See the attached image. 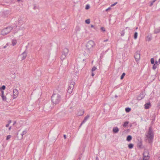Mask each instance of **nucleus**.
Listing matches in <instances>:
<instances>
[{"label": "nucleus", "instance_id": "2eb2a0df", "mask_svg": "<svg viewBox=\"0 0 160 160\" xmlns=\"http://www.w3.org/2000/svg\"><path fill=\"white\" fill-rule=\"evenodd\" d=\"M112 131L115 133H117L119 131V129L117 127H115L113 128Z\"/></svg>", "mask_w": 160, "mask_h": 160}, {"label": "nucleus", "instance_id": "603ef678", "mask_svg": "<svg viewBox=\"0 0 160 160\" xmlns=\"http://www.w3.org/2000/svg\"><path fill=\"white\" fill-rule=\"evenodd\" d=\"M91 28H93L94 27V26L93 25H91Z\"/></svg>", "mask_w": 160, "mask_h": 160}, {"label": "nucleus", "instance_id": "39448f33", "mask_svg": "<svg viewBox=\"0 0 160 160\" xmlns=\"http://www.w3.org/2000/svg\"><path fill=\"white\" fill-rule=\"evenodd\" d=\"M75 82H71L69 86L67 92L69 93H71L72 92V90L73 89L74 86Z\"/></svg>", "mask_w": 160, "mask_h": 160}, {"label": "nucleus", "instance_id": "0eeeda50", "mask_svg": "<svg viewBox=\"0 0 160 160\" xmlns=\"http://www.w3.org/2000/svg\"><path fill=\"white\" fill-rule=\"evenodd\" d=\"M26 21V18H25L21 17L18 19V24L21 25L24 23Z\"/></svg>", "mask_w": 160, "mask_h": 160}, {"label": "nucleus", "instance_id": "a878e982", "mask_svg": "<svg viewBox=\"0 0 160 160\" xmlns=\"http://www.w3.org/2000/svg\"><path fill=\"white\" fill-rule=\"evenodd\" d=\"M137 36H138V33L137 32H135L134 33V38L135 39H136L137 38Z\"/></svg>", "mask_w": 160, "mask_h": 160}, {"label": "nucleus", "instance_id": "ea45409f", "mask_svg": "<svg viewBox=\"0 0 160 160\" xmlns=\"http://www.w3.org/2000/svg\"><path fill=\"white\" fill-rule=\"evenodd\" d=\"M160 63L158 61H156L155 64L158 66L160 64Z\"/></svg>", "mask_w": 160, "mask_h": 160}, {"label": "nucleus", "instance_id": "4d7b16f0", "mask_svg": "<svg viewBox=\"0 0 160 160\" xmlns=\"http://www.w3.org/2000/svg\"><path fill=\"white\" fill-rule=\"evenodd\" d=\"M158 160H160V157L158 158Z\"/></svg>", "mask_w": 160, "mask_h": 160}, {"label": "nucleus", "instance_id": "1a4fd4ad", "mask_svg": "<svg viewBox=\"0 0 160 160\" xmlns=\"http://www.w3.org/2000/svg\"><path fill=\"white\" fill-rule=\"evenodd\" d=\"M18 94V91L16 89H14L13 90V98H15L17 97Z\"/></svg>", "mask_w": 160, "mask_h": 160}, {"label": "nucleus", "instance_id": "4c0bfd02", "mask_svg": "<svg viewBox=\"0 0 160 160\" xmlns=\"http://www.w3.org/2000/svg\"><path fill=\"white\" fill-rule=\"evenodd\" d=\"M157 107L159 109L160 108V100L158 102L157 104Z\"/></svg>", "mask_w": 160, "mask_h": 160}, {"label": "nucleus", "instance_id": "de8ad7c7", "mask_svg": "<svg viewBox=\"0 0 160 160\" xmlns=\"http://www.w3.org/2000/svg\"><path fill=\"white\" fill-rule=\"evenodd\" d=\"M11 122V120H10L8 122V123H9V124Z\"/></svg>", "mask_w": 160, "mask_h": 160}, {"label": "nucleus", "instance_id": "79ce46f5", "mask_svg": "<svg viewBox=\"0 0 160 160\" xmlns=\"http://www.w3.org/2000/svg\"><path fill=\"white\" fill-rule=\"evenodd\" d=\"M117 3V2H115L114 4H112V5H111V7H113V6H115V5H116Z\"/></svg>", "mask_w": 160, "mask_h": 160}, {"label": "nucleus", "instance_id": "49530a36", "mask_svg": "<svg viewBox=\"0 0 160 160\" xmlns=\"http://www.w3.org/2000/svg\"><path fill=\"white\" fill-rule=\"evenodd\" d=\"M9 123H8L7 124H6V126L7 127H8L9 126Z\"/></svg>", "mask_w": 160, "mask_h": 160}, {"label": "nucleus", "instance_id": "dca6fc26", "mask_svg": "<svg viewBox=\"0 0 160 160\" xmlns=\"http://www.w3.org/2000/svg\"><path fill=\"white\" fill-rule=\"evenodd\" d=\"M22 60H23L26 58V57L27 56V53H26V52H24L22 53Z\"/></svg>", "mask_w": 160, "mask_h": 160}, {"label": "nucleus", "instance_id": "bb28decb", "mask_svg": "<svg viewBox=\"0 0 160 160\" xmlns=\"http://www.w3.org/2000/svg\"><path fill=\"white\" fill-rule=\"evenodd\" d=\"M125 34V31L124 30L122 31L121 32V36H124Z\"/></svg>", "mask_w": 160, "mask_h": 160}, {"label": "nucleus", "instance_id": "412c9836", "mask_svg": "<svg viewBox=\"0 0 160 160\" xmlns=\"http://www.w3.org/2000/svg\"><path fill=\"white\" fill-rule=\"evenodd\" d=\"M132 139V137L131 135H128L127 138V140L128 141H130Z\"/></svg>", "mask_w": 160, "mask_h": 160}, {"label": "nucleus", "instance_id": "a19ab883", "mask_svg": "<svg viewBox=\"0 0 160 160\" xmlns=\"http://www.w3.org/2000/svg\"><path fill=\"white\" fill-rule=\"evenodd\" d=\"M101 29L103 32H105V28L104 27H101Z\"/></svg>", "mask_w": 160, "mask_h": 160}, {"label": "nucleus", "instance_id": "a18cd8bd", "mask_svg": "<svg viewBox=\"0 0 160 160\" xmlns=\"http://www.w3.org/2000/svg\"><path fill=\"white\" fill-rule=\"evenodd\" d=\"M92 77H93V76H94V73H93V72H92Z\"/></svg>", "mask_w": 160, "mask_h": 160}, {"label": "nucleus", "instance_id": "e433bc0d", "mask_svg": "<svg viewBox=\"0 0 160 160\" xmlns=\"http://www.w3.org/2000/svg\"><path fill=\"white\" fill-rule=\"evenodd\" d=\"M27 133V131H24L21 134V135L22 136V137L23 135H25Z\"/></svg>", "mask_w": 160, "mask_h": 160}, {"label": "nucleus", "instance_id": "8fccbe9b", "mask_svg": "<svg viewBox=\"0 0 160 160\" xmlns=\"http://www.w3.org/2000/svg\"><path fill=\"white\" fill-rule=\"evenodd\" d=\"M108 39H106V40H104V42H107V41H108Z\"/></svg>", "mask_w": 160, "mask_h": 160}, {"label": "nucleus", "instance_id": "864d4df0", "mask_svg": "<svg viewBox=\"0 0 160 160\" xmlns=\"http://www.w3.org/2000/svg\"><path fill=\"white\" fill-rule=\"evenodd\" d=\"M96 160H98V157H97L96 158Z\"/></svg>", "mask_w": 160, "mask_h": 160}, {"label": "nucleus", "instance_id": "680f3d73", "mask_svg": "<svg viewBox=\"0 0 160 160\" xmlns=\"http://www.w3.org/2000/svg\"><path fill=\"white\" fill-rule=\"evenodd\" d=\"M138 29V28L137 27V28H136V29Z\"/></svg>", "mask_w": 160, "mask_h": 160}, {"label": "nucleus", "instance_id": "7c9ffc66", "mask_svg": "<svg viewBox=\"0 0 160 160\" xmlns=\"http://www.w3.org/2000/svg\"><path fill=\"white\" fill-rule=\"evenodd\" d=\"M125 110L127 112H129L131 110V109L129 108H126Z\"/></svg>", "mask_w": 160, "mask_h": 160}, {"label": "nucleus", "instance_id": "72a5a7b5", "mask_svg": "<svg viewBox=\"0 0 160 160\" xmlns=\"http://www.w3.org/2000/svg\"><path fill=\"white\" fill-rule=\"evenodd\" d=\"M138 146L139 148H141V146H142V142H140L138 144Z\"/></svg>", "mask_w": 160, "mask_h": 160}, {"label": "nucleus", "instance_id": "c85d7f7f", "mask_svg": "<svg viewBox=\"0 0 160 160\" xmlns=\"http://www.w3.org/2000/svg\"><path fill=\"white\" fill-rule=\"evenodd\" d=\"M151 64H153L154 63V59L153 58L151 59Z\"/></svg>", "mask_w": 160, "mask_h": 160}, {"label": "nucleus", "instance_id": "cd10ccee", "mask_svg": "<svg viewBox=\"0 0 160 160\" xmlns=\"http://www.w3.org/2000/svg\"><path fill=\"white\" fill-rule=\"evenodd\" d=\"M85 22L88 24H89L90 23V20L89 19L86 20L85 21Z\"/></svg>", "mask_w": 160, "mask_h": 160}, {"label": "nucleus", "instance_id": "6ab92c4d", "mask_svg": "<svg viewBox=\"0 0 160 160\" xmlns=\"http://www.w3.org/2000/svg\"><path fill=\"white\" fill-rule=\"evenodd\" d=\"M160 32V27L156 28L155 29L154 33H158Z\"/></svg>", "mask_w": 160, "mask_h": 160}, {"label": "nucleus", "instance_id": "5fc2aeb1", "mask_svg": "<svg viewBox=\"0 0 160 160\" xmlns=\"http://www.w3.org/2000/svg\"><path fill=\"white\" fill-rule=\"evenodd\" d=\"M11 127H10L9 128V130H10L11 129Z\"/></svg>", "mask_w": 160, "mask_h": 160}, {"label": "nucleus", "instance_id": "20e7f679", "mask_svg": "<svg viewBox=\"0 0 160 160\" xmlns=\"http://www.w3.org/2000/svg\"><path fill=\"white\" fill-rule=\"evenodd\" d=\"M12 29V28L11 27H7L2 30L1 34L3 35H5L10 32Z\"/></svg>", "mask_w": 160, "mask_h": 160}, {"label": "nucleus", "instance_id": "4be33fe9", "mask_svg": "<svg viewBox=\"0 0 160 160\" xmlns=\"http://www.w3.org/2000/svg\"><path fill=\"white\" fill-rule=\"evenodd\" d=\"M17 40L15 39L12 40V45L13 46L15 45L17 43Z\"/></svg>", "mask_w": 160, "mask_h": 160}, {"label": "nucleus", "instance_id": "c756f323", "mask_svg": "<svg viewBox=\"0 0 160 160\" xmlns=\"http://www.w3.org/2000/svg\"><path fill=\"white\" fill-rule=\"evenodd\" d=\"M158 65H157L156 64H155L153 65V67H152V69L154 70H155L156 69Z\"/></svg>", "mask_w": 160, "mask_h": 160}, {"label": "nucleus", "instance_id": "4468645a", "mask_svg": "<svg viewBox=\"0 0 160 160\" xmlns=\"http://www.w3.org/2000/svg\"><path fill=\"white\" fill-rule=\"evenodd\" d=\"M4 94V91H2L1 93H0V95H1L2 99L3 101H6V98L5 96H4L3 95Z\"/></svg>", "mask_w": 160, "mask_h": 160}, {"label": "nucleus", "instance_id": "6e6552de", "mask_svg": "<svg viewBox=\"0 0 160 160\" xmlns=\"http://www.w3.org/2000/svg\"><path fill=\"white\" fill-rule=\"evenodd\" d=\"M140 53L139 52H137L134 54V58L136 61H138L140 58Z\"/></svg>", "mask_w": 160, "mask_h": 160}, {"label": "nucleus", "instance_id": "423d86ee", "mask_svg": "<svg viewBox=\"0 0 160 160\" xmlns=\"http://www.w3.org/2000/svg\"><path fill=\"white\" fill-rule=\"evenodd\" d=\"M143 160H148L149 158V152L148 151H145L143 153Z\"/></svg>", "mask_w": 160, "mask_h": 160}, {"label": "nucleus", "instance_id": "393cba45", "mask_svg": "<svg viewBox=\"0 0 160 160\" xmlns=\"http://www.w3.org/2000/svg\"><path fill=\"white\" fill-rule=\"evenodd\" d=\"M128 122H124V124H123V126L124 127H126L128 126Z\"/></svg>", "mask_w": 160, "mask_h": 160}, {"label": "nucleus", "instance_id": "13d9d810", "mask_svg": "<svg viewBox=\"0 0 160 160\" xmlns=\"http://www.w3.org/2000/svg\"><path fill=\"white\" fill-rule=\"evenodd\" d=\"M17 1H20V0H17Z\"/></svg>", "mask_w": 160, "mask_h": 160}, {"label": "nucleus", "instance_id": "2f4dec72", "mask_svg": "<svg viewBox=\"0 0 160 160\" xmlns=\"http://www.w3.org/2000/svg\"><path fill=\"white\" fill-rule=\"evenodd\" d=\"M125 75V73L124 72L123 73L121 77V78H120L121 79H122L124 78Z\"/></svg>", "mask_w": 160, "mask_h": 160}, {"label": "nucleus", "instance_id": "5701e85b", "mask_svg": "<svg viewBox=\"0 0 160 160\" xmlns=\"http://www.w3.org/2000/svg\"><path fill=\"white\" fill-rule=\"evenodd\" d=\"M66 55L62 53V55L61 57V59L62 60H63L66 58Z\"/></svg>", "mask_w": 160, "mask_h": 160}, {"label": "nucleus", "instance_id": "f3484780", "mask_svg": "<svg viewBox=\"0 0 160 160\" xmlns=\"http://www.w3.org/2000/svg\"><path fill=\"white\" fill-rule=\"evenodd\" d=\"M144 106L145 108L146 109H148L150 108V106H151L150 103V102L146 103L145 104Z\"/></svg>", "mask_w": 160, "mask_h": 160}, {"label": "nucleus", "instance_id": "f8f14e48", "mask_svg": "<svg viewBox=\"0 0 160 160\" xmlns=\"http://www.w3.org/2000/svg\"><path fill=\"white\" fill-rule=\"evenodd\" d=\"M89 115H88L87 116L84 118L83 120V121L82 122L81 124V125H80V127L82 125V124L83 123H84L87 120V119L89 118Z\"/></svg>", "mask_w": 160, "mask_h": 160}, {"label": "nucleus", "instance_id": "c03bdc74", "mask_svg": "<svg viewBox=\"0 0 160 160\" xmlns=\"http://www.w3.org/2000/svg\"><path fill=\"white\" fill-rule=\"evenodd\" d=\"M110 9H111V8H107V9H106V11H108L109 10H110Z\"/></svg>", "mask_w": 160, "mask_h": 160}, {"label": "nucleus", "instance_id": "052dcab7", "mask_svg": "<svg viewBox=\"0 0 160 160\" xmlns=\"http://www.w3.org/2000/svg\"><path fill=\"white\" fill-rule=\"evenodd\" d=\"M128 28V27H126V28L127 29V28Z\"/></svg>", "mask_w": 160, "mask_h": 160}, {"label": "nucleus", "instance_id": "ddd939ff", "mask_svg": "<svg viewBox=\"0 0 160 160\" xmlns=\"http://www.w3.org/2000/svg\"><path fill=\"white\" fill-rule=\"evenodd\" d=\"M68 51H69V50L68 48H65L63 49V51L62 53L67 55H68Z\"/></svg>", "mask_w": 160, "mask_h": 160}, {"label": "nucleus", "instance_id": "473e14b6", "mask_svg": "<svg viewBox=\"0 0 160 160\" xmlns=\"http://www.w3.org/2000/svg\"><path fill=\"white\" fill-rule=\"evenodd\" d=\"M90 8V6L88 4H87L86 5L85 7V9L86 10H88Z\"/></svg>", "mask_w": 160, "mask_h": 160}, {"label": "nucleus", "instance_id": "9d476101", "mask_svg": "<svg viewBox=\"0 0 160 160\" xmlns=\"http://www.w3.org/2000/svg\"><path fill=\"white\" fill-rule=\"evenodd\" d=\"M152 37L151 34L148 35L146 37V40L148 41H150L152 39Z\"/></svg>", "mask_w": 160, "mask_h": 160}, {"label": "nucleus", "instance_id": "09e8293b", "mask_svg": "<svg viewBox=\"0 0 160 160\" xmlns=\"http://www.w3.org/2000/svg\"><path fill=\"white\" fill-rule=\"evenodd\" d=\"M64 138L65 139H66V135H64L63 136Z\"/></svg>", "mask_w": 160, "mask_h": 160}, {"label": "nucleus", "instance_id": "b1692460", "mask_svg": "<svg viewBox=\"0 0 160 160\" xmlns=\"http://www.w3.org/2000/svg\"><path fill=\"white\" fill-rule=\"evenodd\" d=\"M133 145L132 144L130 143L128 145V147L129 148L132 149L133 148Z\"/></svg>", "mask_w": 160, "mask_h": 160}, {"label": "nucleus", "instance_id": "a211bd4d", "mask_svg": "<svg viewBox=\"0 0 160 160\" xmlns=\"http://www.w3.org/2000/svg\"><path fill=\"white\" fill-rule=\"evenodd\" d=\"M83 113L84 111L81 110L77 113V116H81L83 114Z\"/></svg>", "mask_w": 160, "mask_h": 160}, {"label": "nucleus", "instance_id": "6e6d98bb", "mask_svg": "<svg viewBox=\"0 0 160 160\" xmlns=\"http://www.w3.org/2000/svg\"><path fill=\"white\" fill-rule=\"evenodd\" d=\"M159 63H160V58L158 60V61Z\"/></svg>", "mask_w": 160, "mask_h": 160}, {"label": "nucleus", "instance_id": "aec40b11", "mask_svg": "<svg viewBox=\"0 0 160 160\" xmlns=\"http://www.w3.org/2000/svg\"><path fill=\"white\" fill-rule=\"evenodd\" d=\"M5 86L4 85H3L1 87H0V93H1L2 91H3V90H4L5 89Z\"/></svg>", "mask_w": 160, "mask_h": 160}, {"label": "nucleus", "instance_id": "7ed1b4c3", "mask_svg": "<svg viewBox=\"0 0 160 160\" xmlns=\"http://www.w3.org/2000/svg\"><path fill=\"white\" fill-rule=\"evenodd\" d=\"M51 101L55 105L59 103L61 100V96L58 93H53L52 95L51 98Z\"/></svg>", "mask_w": 160, "mask_h": 160}, {"label": "nucleus", "instance_id": "37998d69", "mask_svg": "<svg viewBox=\"0 0 160 160\" xmlns=\"http://www.w3.org/2000/svg\"><path fill=\"white\" fill-rule=\"evenodd\" d=\"M8 45V43H7L5 46H4V47H3V48H6L7 47V46Z\"/></svg>", "mask_w": 160, "mask_h": 160}, {"label": "nucleus", "instance_id": "9b49d317", "mask_svg": "<svg viewBox=\"0 0 160 160\" xmlns=\"http://www.w3.org/2000/svg\"><path fill=\"white\" fill-rule=\"evenodd\" d=\"M144 97V94H143V93H140V95L137 97V99L138 100H140L142 99Z\"/></svg>", "mask_w": 160, "mask_h": 160}, {"label": "nucleus", "instance_id": "3c124183", "mask_svg": "<svg viewBox=\"0 0 160 160\" xmlns=\"http://www.w3.org/2000/svg\"><path fill=\"white\" fill-rule=\"evenodd\" d=\"M16 123V121H15L13 123V125H15V124Z\"/></svg>", "mask_w": 160, "mask_h": 160}, {"label": "nucleus", "instance_id": "f257e3e1", "mask_svg": "<svg viewBox=\"0 0 160 160\" xmlns=\"http://www.w3.org/2000/svg\"><path fill=\"white\" fill-rule=\"evenodd\" d=\"M95 46V43L93 41L90 40L88 41L86 45V51L87 53L92 52Z\"/></svg>", "mask_w": 160, "mask_h": 160}, {"label": "nucleus", "instance_id": "f03ea898", "mask_svg": "<svg viewBox=\"0 0 160 160\" xmlns=\"http://www.w3.org/2000/svg\"><path fill=\"white\" fill-rule=\"evenodd\" d=\"M147 139L149 143H151L152 142L154 137L153 131L151 127H150L148 132L146 133Z\"/></svg>", "mask_w": 160, "mask_h": 160}, {"label": "nucleus", "instance_id": "bf43d9fd", "mask_svg": "<svg viewBox=\"0 0 160 160\" xmlns=\"http://www.w3.org/2000/svg\"><path fill=\"white\" fill-rule=\"evenodd\" d=\"M117 97V95H116L115 96V97Z\"/></svg>", "mask_w": 160, "mask_h": 160}, {"label": "nucleus", "instance_id": "f704fd0d", "mask_svg": "<svg viewBox=\"0 0 160 160\" xmlns=\"http://www.w3.org/2000/svg\"><path fill=\"white\" fill-rule=\"evenodd\" d=\"M156 1V0H153V1L152 2H150V6H152L153 4V3L154 2Z\"/></svg>", "mask_w": 160, "mask_h": 160}, {"label": "nucleus", "instance_id": "c9c22d12", "mask_svg": "<svg viewBox=\"0 0 160 160\" xmlns=\"http://www.w3.org/2000/svg\"><path fill=\"white\" fill-rule=\"evenodd\" d=\"M97 69V68L95 66L93 67L92 69V72H93V71H95L96 69Z\"/></svg>", "mask_w": 160, "mask_h": 160}, {"label": "nucleus", "instance_id": "58836bf2", "mask_svg": "<svg viewBox=\"0 0 160 160\" xmlns=\"http://www.w3.org/2000/svg\"><path fill=\"white\" fill-rule=\"evenodd\" d=\"M11 137V136L10 135H8L6 138L7 140H8Z\"/></svg>", "mask_w": 160, "mask_h": 160}]
</instances>
